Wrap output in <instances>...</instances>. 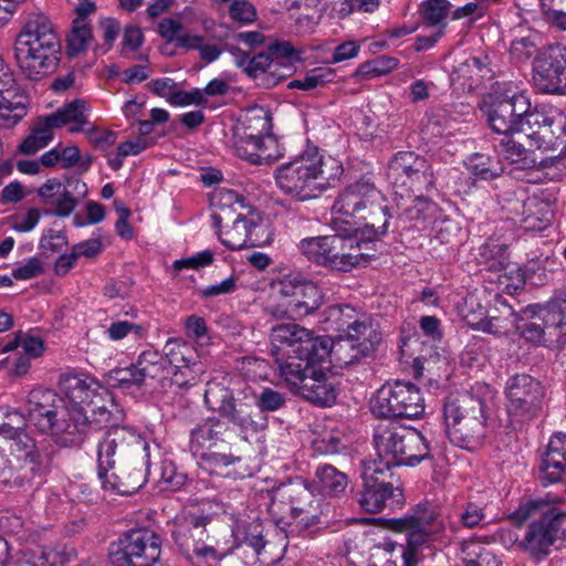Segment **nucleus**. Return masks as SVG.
Masks as SVG:
<instances>
[{
	"mask_svg": "<svg viewBox=\"0 0 566 566\" xmlns=\"http://www.w3.org/2000/svg\"><path fill=\"white\" fill-rule=\"evenodd\" d=\"M485 518L483 507L473 502L465 503L459 513V521L463 527L473 528L479 526Z\"/></svg>",
	"mask_w": 566,
	"mask_h": 566,
	"instance_id": "64",
	"label": "nucleus"
},
{
	"mask_svg": "<svg viewBox=\"0 0 566 566\" xmlns=\"http://www.w3.org/2000/svg\"><path fill=\"white\" fill-rule=\"evenodd\" d=\"M434 210V206L422 193H418L411 201V205L406 207L399 214V219L403 222L424 221Z\"/></svg>",
	"mask_w": 566,
	"mask_h": 566,
	"instance_id": "56",
	"label": "nucleus"
},
{
	"mask_svg": "<svg viewBox=\"0 0 566 566\" xmlns=\"http://www.w3.org/2000/svg\"><path fill=\"white\" fill-rule=\"evenodd\" d=\"M342 335V339H350L354 343L363 346V352H374L376 346L381 340V334L374 328L371 322L364 315L356 316V323L346 329Z\"/></svg>",
	"mask_w": 566,
	"mask_h": 566,
	"instance_id": "43",
	"label": "nucleus"
},
{
	"mask_svg": "<svg viewBox=\"0 0 566 566\" xmlns=\"http://www.w3.org/2000/svg\"><path fill=\"white\" fill-rule=\"evenodd\" d=\"M333 72L329 69H314L303 80H293L289 83L290 88L311 91L331 82Z\"/></svg>",
	"mask_w": 566,
	"mask_h": 566,
	"instance_id": "59",
	"label": "nucleus"
},
{
	"mask_svg": "<svg viewBox=\"0 0 566 566\" xmlns=\"http://www.w3.org/2000/svg\"><path fill=\"white\" fill-rule=\"evenodd\" d=\"M480 262L492 272L506 271L510 265L507 245L494 240L486 241L480 248Z\"/></svg>",
	"mask_w": 566,
	"mask_h": 566,
	"instance_id": "49",
	"label": "nucleus"
},
{
	"mask_svg": "<svg viewBox=\"0 0 566 566\" xmlns=\"http://www.w3.org/2000/svg\"><path fill=\"white\" fill-rule=\"evenodd\" d=\"M268 53L272 60L280 61L279 70L284 69L287 73L291 71V63L300 60L298 52L289 41H275L268 46Z\"/></svg>",
	"mask_w": 566,
	"mask_h": 566,
	"instance_id": "57",
	"label": "nucleus"
},
{
	"mask_svg": "<svg viewBox=\"0 0 566 566\" xmlns=\"http://www.w3.org/2000/svg\"><path fill=\"white\" fill-rule=\"evenodd\" d=\"M446 433L450 442L463 449L482 446L486 433L484 400L469 391L451 392L442 406Z\"/></svg>",
	"mask_w": 566,
	"mask_h": 566,
	"instance_id": "6",
	"label": "nucleus"
},
{
	"mask_svg": "<svg viewBox=\"0 0 566 566\" xmlns=\"http://www.w3.org/2000/svg\"><path fill=\"white\" fill-rule=\"evenodd\" d=\"M164 358L171 368H181L201 364L196 348L187 342L169 338L164 346Z\"/></svg>",
	"mask_w": 566,
	"mask_h": 566,
	"instance_id": "44",
	"label": "nucleus"
},
{
	"mask_svg": "<svg viewBox=\"0 0 566 566\" xmlns=\"http://www.w3.org/2000/svg\"><path fill=\"white\" fill-rule=\"evenodd\" d=\"M221 242L230 250L261 247L269 242V232L264 224L252 217L238 214L232 226L219 234Z\"/></svg>",
	"mask_w": 566,
	"mask_h": 566,
	"instance_id": "26",
	"label": "nucleus"
},
{
	"mask_svg": "<svg viewBox=\"0 0 566 566\" xmlns=\"http://www.w3.org/2000/svg\"><path fill=\"white\" fill-rule=\"evenodd\" d=\"M224 449H210L193 457L199 459L200 467L210 473L224 474L233 479L250 475L241 457L222 452Z\"/></svg>",
	"mask_w": 566,
	"mask_h": 566,
	"instance_id": "30",
	"label": "nucleus"
},
{
	"mask_svg": "<svg viewBox=\"0 0 566 566\" xmlns=\"http://www.w3.org/2000/svg\"><path fill=\"white\" fill-rule=\"evenodd\" d=\"M62 389L67 408H78L91 415V408L101 406L102 397L97 394V384L92 379L70 376L62 381Z\"/></svg>",
	"mask_w": 566,
	"mask_h": 566,
	"instance_id": "29",
	"label": "nucleus"
},
{
	"mask_svg": "<svg viewBox=\"0 0 566 566\" xmlns=\"http://www.w3.org/2000/svg\"><path fill=\"white\" fill-rule=\"evenodd\" d=\"M61 444L55 437L35 442L34 450L28 465L31 470V481L36 474L48 471L60 451Z\"/></svg>",
	"mask_w": 566,
	"mask_h": 566,
	"instance_id": "45",
	"label": "nucleus"
},
{
	"mask_svg": "<svg viewBox=\"0 0 566 566\" xmlns=\"http://www.w3.org/2000/svg\"><path fill=\"white\" fill-rule=\"evenodd\" d=\"M234 440L235 434L228 422L211 417L190 431L189 450L195 455L210 449H227Z\"/></svg>",
	"mask_w": 566,
	"mask_h": 566,
	"instance_id": "25",
	"label": "nucleus"
},
{
	"mask_svg": "<svg viewBox=\"0 0 566 566\" xmlns=\"http://www.w3.org/2000/svg\"><path fill=\"white\" fill-rule=\"evenodd\" d=\"M53 128L55 127L48 116L38 117L32 124L31 133L20 144L19 151L31 156L46 147L53 138Z\"/></svg>",
	"mask_w": 566,
	"mask_h": 566,
	"instance_id": "42",
	"label": "nucleus"
},
{
	"mask_svg": "<svg viewBox=\"0 0 566 566\" xmlns=\"http://www.w3.org/2000/svg\"><path fill=\"white\" fill-rule=\"evenodd\" d=\"M500 153L512 165L518 169H532L538 164L546 167V160L537 161L532 149L526 148L522 143L514 140L510 135L502 138L499 143Z\"/></svg>",
	"mask_w": 566,
	"mask_h": 566,
	"instance_id": "39",
	"label": "nucleus"
},
{
	"mask_svg": "<svg viewBox=\"0 0 566 566\" xmlns=\"http://www.w3.org/2000/svg\"><path fill=\"white\" fill-rule=\"evenodd\" d=\"M450 12L447 0H426L420 4L419 13L422 22L428 27H446V19Z\"/></svg>",
	"mask_w": 566,
	"mask_h": 566,
	"instance_id": "52",
	"label": "nucleus"
},
{
	"mask_svg": "<svg viewBox=\"0 0 566 566\" xmlns=\"http://www.w3.org/2000/svg\"><path fill=\"white\" fill-rule=\"evenodd\" d=\"M331 226L336 232L331 235L305 238L300 241L302 254L316 265L336 272H350L368 254L361 251V240L356 238V222L333 217Z\"/></svg>",
	"mask_w": 566,
	"mask_h": 566,
	"instance_id": "5",
	"label": "nucleus"
},
{
	"mask_svg": "<svg viewBox=\"0 0 566 566\" xmlns=\"http://www.w3.org/2000/svg\"><path fill=\"white\" fill-rule=\"evenodd\" d=\"M161 539L150 530L136 528L124 533L111 552L116 566H151L160 557Z\"/></svg>",
	"mask_w": 566,
	"mask_h": 566,
	"instance_id": "17",
	"label": "nucleus"
},
{
	"mask_svg": "<svg viewBox=\"0 0 566 566\" xmlns=\"http://www.w3.org/2000/svg\"><path fill=\"white\" fill-rule=\"evenodd\" d=\"M323 302L324 296L318 286L310 280H304L295 298L289 301V307L292 315L303 317L317 311Z\"/></svg>",
	"mask_w": 566,
	"mask_h": 566,
	"instance_id": "36",
	"label": "nucleus"
},
{
	"mask_svg": "<svg viewBox=\"0 0 566 566\" xmlns=\"http://www.w3.org/2000/svg\"><path fill=\"white\" fill-rule=\"evenodd\" d=\"M357 314L356 310L348 304L332 305L324 312L325 328L342 335L356 323Z\"/></svg>",
	"mask_w": 566,
	"mask_h": 566,
	"instance_id": "48",
	"label": "nucleus"
},
{
	"mask_svg": "<svg viewBox=\"0 0 566 566\" xmlns=\"http://www.w3.org/2000/svg\"><path fill=\"white\" fill-rule=\"evenodd\" d=\"M374 441L377 458L369 460L389 471L392 467H415L433 458L429 441L420 431L397 422L378 426Z\"/></svg>",
	"mask_w": 566,
	"mask_h": 566,
	"instance_id": "7",
	"label": "nucleus"
},
{
	"mask_svg": "<svg viewBox=\"0 0 566 566\" xmlns=\"http://www.w3.org/2000/svg\"><path fill=\"white\" fill-rule=\"evenodd\" d=\"M136 377L135 380L145 384L147 379H161L165 377L167 369L166 359L161 354L156 350L143 352L136 361Z\"/></svg>",
	"mask_w": 566,
	"mask_h": 566,
	"instance_id": "46",
	"label": "nucleus"
},
{
	"mask_svg": "<svg viewBox=\"0 0 566 566\" xmlns=\"http://www.w3.org/2000/svg\"><path fill=\"white\" fill-rule=\"evenodd\" d=\"M86 112V102L83 99H74L48 115V118L55 128L72 124L70 132L78 133L84 130V127L88 124Z\"/></svg>",
	"mask_w": 566,
	"mask_h": 566,
	"instance_id": "37",
	"label": "nucleus"
},
{
	"mask_svg": "<svg viewBox=\"0 0 566 566\" xmlns=\"http://www.w3.org/2000/svg\"><path fill=\"white\" fill-rule=\"evenodd\" d=\"M546 308H541L536 314L533 307L526 308L523 316L512 313L514 325L521 336L527 342L541 345L545 342V334L559 329L558 326H548L545 321Z\"/></svg>",
	"mask_w": 566,
	"mask_h": 566,
	"instance_id": "33",
	"label": "nucleus"
},
{
	"mask_svg": "<svg viewBox=\"0 0 566 566\" xmlns=\"http://www.w3.org/2000/svg\"><path fill=\"white\" fill-rule=\"evenodd\" d=\"M15 41L40 44H61L52 21L42 12L27 14L23 27L18 33Z\"/></svg>",
	"mask_w": 566,
	"mask_h": 566,
	"instance_id": "32",
	"label": "nucleus"
},
{
	"mask_svg": "<svg viewBox=\"0 0 566 566\" xmlns=\"http://www.w3.org/2000/svg\"><path fill=\"white\" fill-rule=\"evenodd\" d=\"M61 44L14 42V57L20 72L30 81H41L55 71L60 62Z\"/></svg>",
	"mask_w": 566,
	"mask_h": 566,
	"instance_id": "21",
	"label": "nucleus"
},
{
	"mask_svg": "<svg viewBox=\"0 0 566 566\" xmlns=\"http://www.w3.org/2000/svg\"><path fill=\"white\" fill-rule=\"evenodd\" d=\"M343 172L339 160L332 156L324 157L315 149L277 167L275 181L285 195L306 201L335 186Z\"/></svg>",
	"mask_w": 566,
	"mask_h": 566,
	"instance_id": "3",
	"label": "nucleus"
},
{
	"mask_svg": "<svg viewBox=\"0 0 566 566\" xmlns=\"http://www.w3.org/2000/svg\"><path fill=\"white\" fill-rule=\"evenodd\" d=\"M533 82L546 94L566 93V49L562 45H547L539 49L533 60Z\"/></svg>",
	"mask_w": 566,
	"mask_h": 566,
	"instance_id": "18",
	"label": "nucleus"
},
{
	"mask_svg": "<svg viewBox=\"0 0 566 566\" xmlns=\"http://www.w3.org/2000/svg\"><path fill=\"white\" fill-rule=\"evenodd\" d=\"M321 340H327L326 352L321 358L314 359L313 361H322L323 364L329 359V363H334L339 367L352 365L358 361L360 358L370 355L373 352H363V346L354 343L350 339H342V335L338 336L336 342L327 336H321Z\"/></svg>",
	"mask_w": 566,
	"mask_h": 566,
	"instance_id": "34",
	"label": "nucleus"
},
{
	"mask_svg": "<svg viewBox=\"0 0 566 566\" xmlns=\"http://www.w3.org/2000/svg\"><path fill=\"white\" fill-rule=\"evenodd\" d=\"M229 13L232 20L241 24L252 23L256 19L255 8L247 0H233Z\"/></svg>",
	"mask_w": 566,
	"mask_h": 566,
	"instance_id": "63",
	"label": "nucleus"
},
{
	"mask_svg": "<svg viewBox=\"0 0 566 566\" xmlns=\"http://www.w3.org/2000/svg\"><path fill=\"white\" fill-rule=\"evenodd\" d=\"M97 462L103 486L130 495L147 482L149 444L132 428L113 427L98 440Z\"/></svg>",
	"mask_w": 566,
	"mask_h": 566,
	"instance_id": "1",
	"label": "nucleus"
},
{
	"mask_svg": "<svg viewBox=\"0 0 566 566\" xmlns=\"http://www.w3.org/2000/svg\"><path fill=\"white\" fill-rule=\"evenodd\" d=\"M566 475V434L557 432L551 437L539 464L543 485L562 482Z\"/></svg>",
	"mask_w": 566,
	"mask_h": 566,
	"instance_id": "28",
	"label": "nucleus"
},
{
	"mask_svg": "<svg viewBox=\"0 0 566 566\" xmlns=\"http://www.w3.org/2000/svg\"><path fill=\"white\" fill-rule=\"evenodd\" d=\"M28 420L19 410L12 409L4 413V420L0 423V436L10 439L27 429Z\"/></svg>",
	"mask_w": 566,
	"mask_h": 566,
	"instance_id": "60",
	"label": "nucleus"
},
{
	"mask_svg": "<svg viewBox=\"0 0 566 566\" xmlns=\"http://www.w3.org/2000/svg\"><path fill=\"white\" fill-rule=\"evenodd\" d=\"M370 410L378 418L413 419L423 413L424 403L417 386L398 380L377 390Z\"/></svg>",
	"mask_w": 566,
	"mask_h": 566,
	"instance_id": "13",
	"label": "nucleus"
},
{
	"mask_svg": "<svg viewBox=\"0 0 566 566\" xmlns=\"http://www.w3.org/2000/svg\"><path fill=\"white\" fill-rule=\"evenodd\" d=\"M0 483L10 489H20L31 483V470L28 465L12 464L0 453Z\"/></svg>",
	"mask_w": 566,
	"mask_h": 566,
	"instance_id": "50",
	"label": "nucleus"
},
{
	"mask_svg": "<svg viewBox=\"0 0 566 566\" xmlns=\"http://www.w3.org/2000/svg\"><path fill=\"white\" fill-rule=\"evenodd\" d=\"M387 178L395 187L405 188L412 193L431 190L436 178L429 159L415 151L396 153L387 166Z\"/></svg>",
	"mask_w": 566,
	"mask_h": 566,
	"instance_id": "15",
	"label": "nucleus"
},
{
	"mask_svg": "<svg viewBox=\"0 0 566 566\" xmlns=\"http://www.w3.org/2000/svg\"><path fill=\"white\" fill-rule=\"evenodd\" d=\"M64 554L50 547H39L24 555L19 566H62Z\"/></svg>",
	"mask_w": 566,
	"mask_h": 566,
	"instance_id": "55",
	"label": "nucleus"
},
{
	"mask_svg": "<svg viewBox=\"0 0 566 566\" xmlns=\"http://www.w3.org/2000/svg\"><path fill=\"white\" fill-rule=\"evenodd\" d=\"M238 151L253 163L259 164L263 158L261 151L264 147V138L272 132V113L269 108L254 105L245 109L239 126Z\"/></svg>",
	"mask_w": 566,
	"mask_h": 566,
	"instance_id": "20",
	"label": "nucleus"
},
{
	"mask_svg": "<svg viewBox=\"0 0 566 566\" xmlns=\"http://www.w3.org/2000/svg\"><path fill=\"white\" fill-rule=\"evenodd\" d=\"M92 38V30L87 22L84 21V19H75L73 21L72 31L67 36V54L75 56L84 52Z\"/></svg>",
	"mask_w": 566,
	"mask_h": 566,
	"instance_id": "54",
	"label": "nucleus"
},
{
	"mask_svg": "<svg viewBox=\"0 0 566 566\" xmlns=\"http://www.w3.org/2000/svg\"><path fill=\"white\" fill-rule=\"evenodd\" d=\"M315 482L319 492L329 497H339L345 494L349 479L346 473L331 464L318 465L315 471Z\"/></svg>",
	"mask_w": 566,
	"mask_h": 566,
	"instance_id": "38",
	"label": "nucleus"
},
{
	"mask_svg": "<svg viewBox=\"0 0 566 566\" xmlns=\"http://www.w3.org/2000/svg\"><path fill=\"white\" fill-rule=\"evenodd\" d=\"M322 361L308 359L293 369L291 364L284 367L281 376L290 389L305 400L322 407H329L336 401V389L333 381L322 370L316 369Z\"/></svg>",
	"mask_w": 566,
	"mask_h": 566,
	"instance_id": "14",
	"label": "nucleus"
},
{
	"mask_svg": "<svg viewBox=\"0 0 566 566\" xmlns=\"http://www.w3.org/2000/svg\"><path fill=\"white\" fill-rule=\"evenodd\" d=\"M462 566H500L496 555L478 541L463 542L461 545Z\"/></svg>",
	"mask_w": 566,
	"mask_h": 566,
	"instance_id": "47",
	"label": "nucleus"
},
{
	"mask_svg": "<svg viewBox=\"0 0 566 566\" xmlns=\"http://www.w3.org/2000/svg\"><path fill=\"white\" fill-rule=\"evenodd\" d=\"M565 502L563 496L546 493L542 497L530 499L520 503L510 514L514 525L521 526L531 521L521 542V546L533 559H545L552 552V546L562 541L560 507Z\"/></svg>",
	"mask_w": 566,
	"mask_h": 566,
	"instance_id": "4",
	"label": "nucleus"
},
{
	"mask_svg": "<svg viewBox=\"0 0 566 566\" xmlns=\"http://www.w3.org/2000/svg\"><path fill=\"white\" fill-rule=\"evenodd\" d=\"M412 516L417 525L428 528L437 535L444 530L440 511L438 506L432 503L422 502L417 504L413 509Z\"/></svg>",
	"mask_w": 566,
	"mask_h": 566,
	"instance_id": "51",
	"label": "nucleus"
},
{
	"mask_svg": "<svg viewBox=\"0 0 566 566\" xmlns=\"http://www.w3.org/2000/svg\"><path fill=\"white\" fill-rule=\"evenodd\" d=\"M530 105L528 98L522 94L492 103L489 111L491 128L504 136L521 133Z\"/></svg>",
	"mask_w": 566,
	"mask_h": 566,
	"instance_id": "24",
	"label": "nucleus"
},
{
	"mask_svg": "<svg viewBox=\"0 0 566 566\" xmlns=\"http://www.w3.org/2000/svg\"><path fill=\"white\" fill-rule=\"evenodd\" d=\"M468 168L473 176L482 180L495 179L503 172V168L499 161L482 154L471 156L468 161Z\"/></svg>",
	"mask_w": 566,
	"mask_h": 566,
	"instance_id": "53",
	"label": "nucleus"
},
{
	"mask_svg": "<svg viewBox=\"0 0 566 566\" xmlns=\"http://www.w3.org/2000/svg\"><path fill=\"white\" fill-rule=\"evenodd\" d=\"M28 97L18 93L9 67L0 57V118L6 126H13L27 115Z\"/></svg>",
	"mask_w": 566,
	"mask_h": 566,
	"instance_id": "27",
	"label": "nucleus"
},
{
	"mask_svg": "<svg viewBox=\"0 0 566 566\" xmlns=\"http://www.w3.org/2000/svg\"><path fill=\"white\" fill-rule=\"evenodd\" d=\"M521 133L525 135L530 147L554 153L545 159L546 163L566 155V115L556 108L530 106Z\"/></svg>",
	"mask_w": 566,
	"mask_h": 566,
	"instance_id": "9",
	"label": "nucleus"
},
{
	"mask_svg": "<svg viewBox=\"0 0 566 566\" xmlns=\"http://www.w3.org/2000/svg\"><path fill=\"white\" fill-rule=\"evenodd\" d=\"M36 193L43 205H53V214L69 217L87 193L86 185L77 178H70L62 184L57 178L48 179Z\"/></svg>",
	"mask_w": 566,
	"mask_h": 566,
	"instance_id": "22",
	"label": "nucleus"
},
{
	"mask_svg": "<svg viewBox=\"0 0 566 566\" xmlns=\"http://www.w3.org/2000/svg\"><path fill=\"white\" fill-rule=\"evenodd\" d=\"M332 211L334 217L356 222L358 231L367 233L369 241L388 232L391 218L388 201L369 174L348 184L338 193Z\"/></svg>",
	"mask_w": 566,
	"mask_h": 566,
	"instance_id": "2",
	"label": "nucleus"
},
{
	"mask_svg": "<svg viewBox=\"0 0 566 566\" xmlns=\"http://www.w3.org/2000/svg\"><path fill=\"white\" fill-rule=\"evenodd\" d=\"M270 511L289 517L300 528L307 530L319 523V500L301 480L280 484L270 491Z\"/></svg>",
	"mask_w": 566,
	"mask_h": 566,
	"instance_id": "11",
	"label": "nucleus"
},
{
	"mask_svg": "<svg viewBox=\"0 0 566 566\" xmlns=\"http://www.w3.org/2000/svg\"><path fill=\"white\" fill-rule=\"evenodd\" d=\"M66 409L65 401L52 390L34 389L29 394V421L40 432L53 434Z\"/></svg>",
	"mask_w": 566,
	"mask_h": 566,
	"instance_id": "23",
	"label": "nucleus"
},
{
	"mask_svg": "<svg viewBox=\"0 0 566 566\" xmlns=\"http://www.w3.org/2000/svg\"><path fill=\"white\" fill-rule=\"evenodd\" d=\"M411 530L406 534L407 535V543L406 545H397L394 543L386 544V548L389 552H395L396 549L399 553V557L402 562V566H416L417 564V549L428 542V539L431 536H434L436 534L429 531L428 528H424L422 526H419L417 524L413 525Z\"/></svg>",
	"mask_w": 566,
	"mask_h": 566,
	"instance_id": "41",
	"label": "nucleus"
},
{
	"mask_svg": "<svg viewBox=\"0 0 566 566\" xmlns=\"http://www.w3.org/2000/svg\"><path fill=\"white\" fill-rule=\"evenodd\" d=\"M270 339L272 344V354L275 355L280 376L283 375L284 367L291 364V368L298 367V364L313 361L327 355L326 342L321 340V336L313 334L296 324H280L271 329Z\"/></svg>",
	"mask_w": 566,
	"mask_h": 566,
	"instance_id": "8",
	"label": "nucleus"
},
{
	"mask_svg": "<svg viewBox=\"0 0 566 566\" xmlns=\"http://www.w3.org/2000/svg\"><path fill=\"white\" fill-rule=\"evenodd\" d=\"M286 403L285 395L272 388H264L256 397V411L273 412L283 408Z\"/></svg>",
	"mask_w": 566,
	"mask_h": 566,
	"instance_id": "61",
	"label": "nucleus"
},
{
	"mask_svg": "<svg viewBox=\"0 0 566 566\" xmlns=\"http://www.w3.org/2000/svg\"><path fill=\"white\" fill-rule=\"evenodd\" d=\"M507 410L520 421H527L538 416L543 408L545 388L539 380L527 375L512 376L506 384Z\"/></svg>",
	"mask_w": 566,
	"mask_h": 566,
	"instance_id": "19",
	"label": "nucleus"
},
{
	"mask_svg": "<svg viewBox=\"0 0 566 566\" xmlns=\"http://www.w3.org/2000/svg\"><path fill=\"white\" fill-rule=\"evenodd\" d=\"M203 373L205 370L202 364L174 368L170 382L178 388L187 389L198 384Z\"/></svg>",
	"mask_w": 566,
	"mask_h": 566,
	"instance_id": "58",
	"label": "nucleus"
},
{
	"mask_svg": "<svg viewBox=\"0 0 566 566\" xmlns=\"http://www.w3.org/2000/svg\"><path fill=\"white\" fill-rule=\"evenodd\" d=\"M228 422L238 428L242 437L248 440L268 428V417L256 408L244 403H234L222 415Z\"/></svg>",
	"mask_w": 566,
	"mask_h": 566,
	"instance_id": "31",
	"label": "nucleus"
},
{
	"mask_svg": "<svg viewBox=\"0 0 566 566\" xmlns=\"http://www.w3.org/2000/svg\"><path fill=\"white\" fill-rule=\"evenodd\" d=\"M211 518L203 513L184 512L177 515L171 524V536L184 556L188 560L217 562L221 554L206 544L207 525Z\"/></svg>",
	"mask_w": 566,
	"mask_h": 566,
	"instance_id": "12",
	"label": "nucleus"
},
{
	"mask_svg": "<svg viewBox=\"0 0 566 566\" xmlns=\"http://www.w3.org/2000/svg\"><path fill=\"white\" fill-rule=\"evenodd\" d=\"M9 440L13 441L12 450L14 452L21 453L18 455V463L20 465H29L34 450L35 441L27 432V429L10 438Z\"/></svg>",
	"mask_w": 566,
	"mask_h": 566,
	"instance_id": "62",
	"label": "nucleus"
},
{
	"mask_svg": "<svg viewBox=\"0 0 566 566\" xmlns=\"http://www.w3.org/2000/svg\"><path fill=\"white\" fill-rule=\"evenodd\" d=\"M112 420V412L105 406L91 408V415L78 408H67L52 436L63 448H80L85 443H96L97 448L98 440L115 427Z\"/></svg>",
	"mask_w": 566,
	"mask_h": 566,
	"instance_id": "10",
	"label": "nucleus"
},
{
	"mask_svg": "<svg viewBox=\"0 0 566 566\" xmlns=\"http://www.w3.org/2000/svg\"><path fill=\"white\" fill-rule=\"evenodd\" d=\"M388 472L375 461H363V489L357 501L364 511L378 513L387 506L392 509L403 504L402 490L385 481Z\"/></svg>",
	"mask_w": 566,
	"mask_h": 566,
	"instance_id": "16",
	"label": "nucleus"
},
{
	"mask_svg": "<svg viewBox=\"0 0 566 566\" xmlns=\"http://www.w3.org/2000/svg\"><path fill=\"white\" fill-rule=\"evenodd\" d=\"M235 382L234 378L228 376L208 381L205 390V402L208 408L222 416L232 407L235 403L232 388Z\"/></svg>",
	"mask_w": 566,
	"mask_h": 566,
	"instance_id": "35",
	"label": "nucleus"
},
{
	"mask_svg": "<svg viewBox=\"0 0 566 566\" xmlns=\"http://www.w3.org/2000/svg\"><path fill=\"white\" fill-rule=\"evenodd\" d=\"M280 63V61L272 60L268 52L259 53L251 57L245 74L255 80L261 77L266 87L275 86L289 75V73L279 72Z\"/></svg>",
	"mask_w": 566,
	"mask_h": 566,
	"instance_id": "40",
	"label": "nucleus"
}]
</instances>
